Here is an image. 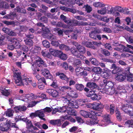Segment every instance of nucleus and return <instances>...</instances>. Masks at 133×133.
Returning <instances> with one entry per match:
<instances>
[{"label": "nucleus", "instance_id": "obj_29", "mask_svg": "<svg viewBox=\"0 0 133 133\" xmlns=\"http://www.w3.org/2000/svg\"><path fill=\"white\" fill-rule=\"evenodd\" d=\"M36 62L38 65L39 66H40V65H39V64H43L45 66H47L44 63V62L43 60L40 58H38L36 60Z\"/></svg>", "mask_w": 133, "mask_h": 133}, {"label": "nucleus", "instance_id": "obj_13", "mask_svg": "<svg viewBox=\"0 0 133 133\" xmlns=\"http://www.w3.org/2000/svg\"><path fill=\"white\" fill-rule=\"evenodd\" d=\"M126 77V76L124 74L118 73L116 75L115 78L117 81L121 82L124 81Z\"/></svg>", "mask_w": 133, "mask_h": 133}, {"label": "nucleus", "instance_id": "obj_20", "mask_svg": "<svg viewBox=\"0 0 133 133\" xmlns=\"http://www.w3.org/2000/svg\"><path fill=\"white\" fill-rule=\"evenodd\" d=\"M60 17L61 19L65 23H67L68 25H70V23L71 24L72 23V22L71 20L68 19L66 17L63 15L62 14L60 16Z\"/></svg>", "mask_w": 133, "mask_h": 133}, {"label": "nucleus", "instance_id": "obj_36", "mask_svg": "<svg viewBox=\"0 0 133 133\" xmlns=\"http://www.w3.org/2000/svg\"><path fill=\"white\" fill-rule=\"evenodd\" d=\"M76 89L79 91H81L84 88V86L82 84H77L75 85Z\"/></svg>", "mask_w": 133, "mask_h": 133}, {"label": "nucleus", "instance_id": "obj_23", "mask_svg": "<svg viewBox=\"0 0 133 133\" xmlns=\"http://www.w3.org/2000/svg\"><path fill=\"white\" fill-rule=\"evenodd\" d=\"M82 44L87 47L91 48L94 49H96L94 45L90 42H82Z\"/></svg>", "mask_w": 133, "mask_h": 133}, {"label": "nucleus", "instance_id": "obj_35", "mask_svg": "<svg viewBox=\"0 0 133 133\" xmlns=\"http://www.w3.org/2000/svg\"><path fill=\"white\" fill-rule=\"evenodd\" d=\"M0 7L7 9L9 8V6L8 4L4 2H2L0 3Z\"/></svg>", "mask_w": 133, "mask_h": 133}, {"label": "nucleus", "instance_id": "obj_63", "mask_svg": "<svg viewBox=\"0 0 133 133\" xmlns=\"http://www.w3.org/2000/svg\"><path fill=\"white\" fill-rule=\"evenodd\" d=\"M8 35L11 36H16L17 35V33L15 32L14 31L10 30L9 32L8 33Z\"/></svg>", "mask_w": 133, "mask_h": 133}, {"label": "nucleus", "instance_id": "obj_50", "mask_svg": "<svg viewBox=\"0 0 133 133\" xmlns=\"http://www.w3.org/2000/svg\"><path fill=\"white\" fill-rule=\"evenodd\" d=\"M123 13L124 14L127 15H129L131 14L132 13V12L129 9L125 8L124 9Z\"/></svg>", "mask_w": 133, "mask_h": 133}, {"label": "nucleus", "instance_id": "obj_45", "mask_svg": "<svg viewBox=\"0 0 133 133\" xmlns=\"http://www.w3.org/2000/svg\"><path fill=\"white\" fill-rule=\"evenodd\" d=\"M75 0H67V5H66L68 6H71L72 5L75 4Z\"/></svg>", "mask_w": 133, "mask_h": 133}, {"label": "nucleus", "instance_id": "obj_30", "mask_svg": "<svg viewBox=\"0 0 133 133\" xmlns=\"http://www.w3.org/2000/svg\"><path fill=\"white\" fill-rule=\"evenodd\" d=\"M41 54L44 57H46L49 58H51V55L48 51H46L45 50H43L41 52Z\"/></svg>", "mask_w": 133, "mask_h": 133}, {"label": "nucleus", "instance_id": "obj_39", "mask_svg": "<svg viewBox=\"0 0 133 133\" xmlns=\"http://www.w3.org/2000/svg\"><path fill=\"white\" fill-rule=\"evenodd\" d=\"M24 41L25 44L28 46H31L33 45V42L31 39H27L26 40H24Z\"/></svg>", "mask_w": 133, "mask_h": 133}, {"label": "nucleus", "instance_id": "obj_9", "mask_svg": "<svg viewBox=\"0 0 133 133\" xmlns=\"http://www.w3.org/2000/svg\"><path fill=\"white\" fill-rule=\"evenodd\" d=\"M100 91L103 93H105L110 95H112L115 92L114 88L113 87L109 88L107 89L102 88V87L100 89Z\"/></svg>", "mask_w": 133, "mask_h": 133}, {"label": "nucleus", "instance_id": "obj_14", "mask_svg": "<svg viewBox=\"0 0 133 133\" xmlns=\"http://www.w3.org/2000/svg\"><path fill=\"white\" fill-rule=\"evenodd\" d=\"M41 74L44 76L48 78H51L52 75H50L49 71L46 69H44L41 70Z\"/></svg>", "mask_w": 133, "mask_h": 133}, {"label": "nucleus", "instance_id": "obj_26", "mask_svg": "<svg viewBox=\"0 0 133 133\" xmlns=\"http://www.w3.org/2000/svg\"><path fill=\"white\" fill-rule=\"evenodd\" d=\"M89 96L90 97L92 100H96L97 99V95L93 91H90L89 94Z\"/></svg>", "mask_w": 133, "mask_h": 133}, {"label": "nucleus", "instance_id": "obj_11", "mask_svg": "<svg viewBox=\"0 0 133 133\" xmlns=\"http://www.w3.org/2000/svg\"><path fill=\"white\" fill-rule=\"evenodd\" d=\"M46 92L53 97H56L60 96L59 94L56 90L48 89L46 90Z\"/></svg>", "mask_w": 133, "mask_h": 133}, {"label": "nucleus", "instance_id": "obj_6", "mask_svg": "<svg viewBox=\"0 0 133 133\" xmlns=\"http://www.w3.org/2000/svg\"><path fill=\"white\" fill-rule=\"evenodd\" d=\"M17 85L19 86L27 85L31 83L32 82V80L30 78H27L26 76L23 77V79H22Z\"/></svg>", "mask_w": 133, "mask_h": 133}, {"label": "nucleus", "instance_id": "obj_28", "mask_svg": "<svg viewBox=\"0 0 133 133\" xmlns=\"http://www.w3.org/2000/svg\"><path fill=\"white\" fill-rule=\"evenodd\" d=\"M22 40L20 39L19 40L18 38L16 39V38H11L10 39V41L13 44L18 45L19 44V41H21Z\"/></svg>", "mask_w": 133, "mask_h": 133}, {"label": "nucleus", "instance_id": "obj_34", "mask_svg": "<svg viewBox=\"0 0 133 133\" xmlns=\"http://www.w3.org/2000/svg\"><path fill=\"white\" fill-rule=\"evenodd\" d=\"M59 48L61 50H64L68 51L70 50V48L68 46L63 44H62L59 46Z\"/></svg>", "mask_w": 133, "mask_h": 133}, {"label": "nucleus", "instance_id": "obj_41", "mask_svg": "<svg viewBox=\"0 0 133 133\" xmlns=\"http://www.w3.org/2000/svg\"><path fill=\"white\" fill-rule=\"evenodd\" d=\"M89 60L91 62V63L94 65H97L98 64V61L95 58H90Z\"/></svg>", "mask_w": 133, "mask_h": 133}, {"label": "nucleus", "instance_id": "obj_46", "mask_svg": "<svg viewBox=\"0 0 133 133\" xmlns=\"http://www.w3.org/2000/svg\"><path fill=\"white\" fill-rule=\"evenodd\" d=\"M59 57L61 59L63 60H66L67 58L66 55L65 54H63L62 51L61 53L59 55Z\"/></svg>", "mask_w": 133, "mask_h": 133}, {"label": "nucleus", "instance_id": "obj_42", "mask_svg": "<svg viewBox=\"0 0 133 133\" xmlns=\"http://www.w3.org/2000/svg\"><path fill=\"white\" fill-rule=\"evenodd\" d=\"M66 112L69 114L72 115L73 114V112H74L72 110V109L71 107H66Z\"/></svg>", "mask_w": 133, "mask_h": 133}, {"label": "nucleus", "instance_id": "obj_33", "mask_svg": "<svg viewBox=\"0 0 133 133\" xmlns=\"http://www.w3.org/2000/svg\"><path fill=\"white\" fill-rule=\"evenodd\" d=\"M125 124L127 127L133 128V121L132 120H128L125 122Z\"/></svg>", "mask_w": 133, "mask_h": 133}, {"label": "nucleus", "instance_id": "obj_12", "mask_svg": "<svg viewBox=\"0 0 133 133\" xmlns=\"http://www.w3.org/2000/svg\"><path fill=\"white\" fill-rule=\"evenodd\" d=\"M76 75L78 76H80L82 75H87V73L86 72L83 71L82 68L78 67L75 70Z\"/></svg>", "mask_w": 133, "mask_h": 133}, {"label": "nucleus", "instance_id": "obj_10", "mask_svg": "<svg viewBox=\"0 0 133 133\" xmlns=\"http://www.w3.org/2000/svg\"><path fill=\"white\" fill-rule=\"evenodd\" d=\"M67 103L68 105L71 106L72 108H78V106L77 103L74 100H69L67 98V99H64Z\"/></svg>", "mask_w": 133, "mask_h": 133}, {"label": "nucleus", "instance_id": "obj_15", "mask_svg": "<svg viewBox=\"0 0 133 133\" xmlns=\"http://www.w3.org/2000/svg\"><path fill=\"white\" fill-rule=\"evenodd\" d=\"M14 109L16 112H18L19 111H25L26 109V108L24 106L19 105L14 107Z\"/></svg>", "mask_w": 133, "mask_h": 133}, {"label": "nucleus", "instance_id": "obj_51", "mask_svg": "<svg viewBox=\"0 0 133 133\" xmlns=\"http://www.w3.org/2000/svg\"><path fill=\"white\" fill-rule=\"evenodd\" d=\"M56 26L59 27H63L65 28H66L68 27V26L62 23L58 22L56 24Z\"/></svg>", "mask_w": 133, "mask_h": 133}, {"label": "nucleus", "instance_id": "obj_57", "mask_svg": "<svg viewBox=\"0 0 133 133\" xmlns=\"http://www.w3.org/2000/svg\"><path fill=\"white\" fill-rule=\"evenodd\" d=\"M127 40L129 43L133 44V38L132 36L128 37L127 38Z\"/></svg>", "mask_w": 133, "mask_h": 133}, {"label": "nucleus", "instance_id": "obj_22", "mask_svg": "<svg viewBox=\"0 0 133 133\" xmlns=\"http://www.w3.org/2000/svg\"><path fill=\"white\" fill-rule=\"evenodd\" d=\"M37 112V116L41 119L45 121V119L44 117L45 116L44 112L43 111V110L42 109L39 111H38Z\"/></svg>", "mask_w": 133, "mask_h": 133}, {"label": "nucleus", "instance_id": "obj_59", "mask_svg": "<svg viewBox=\"0 0 133 133\" xmlns=\"http://www.w3.org/2000/svg\"><path fill=\"white\" fill-rule=\"evenodd\" d=\"M2 22L7 25H12L14 23V22L12 21H2Z\"/></svg>", "mask_w": 133, "mask_h": 133}, {"label": "nucleus", "instance_id": "obj_43", "mask_svg": "<svg viewBox=\"0 0 133 133\" xmlns=\"http://www.w3.org/2000/svg\"><path fill=\"white\" fill-rule=\"evenodd\" d=\"M93 5L96 7H103L105 6V5L104 4H102L100 2H95L94 3Z\"/></svg>", "mask_w": 133, "mask_h": 133}, {"label": "nucleus", "instance_id": "obj_61", "mask_svg": "<svg viewBox=\"0 0 133 133\" xmlns=\"http://www.w3.org/2000/svg\"><path fill=\"white\" fill-rule=\"evenodd\" d=\"M27 29V28L26 27L24 26H21L20 29V32H24L26 31Z\"/></svg>", "mask_w": 133, "mask_h": 133}, {"label": "nucleus", "instance_id": "obj_55", "mask_svg": "<svg viewBox=\"0 0 133 133\" xmlns=\"http://www.w3.org/2000/svg\"><path fill=\"white\" fill-rule=\"evenodd\" d=\"M96 34H95V33L93 31L91 32L89 34V36L90 37L94 39H96Z\"/></svg>", "mask_w": 133, "mask_h": 133}, {"label": "nucleus", "instance_id": "obj_16", "mask_svg": "<svg viewBox=\"0 0 133 133\" xmlns=\"http://www.w3.org/2000/svg\"><path fill=\"white\" fill-rule=\"evenodd\" d=\"M33 74L36 79L38 80L39 82H42L45 84H47L45 79L44 77L41 78L40 75L36 72L34 73Z\"/></svg>", "mask_w": 133, "mask_h": 133}, {"label": "nucleus", "instance_id": "obj_27", "mask_svg": "<svg viewBox=\"0 0 133 133\" xmlns=\"http://www.w3.org/2000/svg\"><path fill=\"white\" fill-rule=\"evenodd\" d=\"M92 71L97 74H100L102 71V69L99 67H95L93 68Z\"/></svg>", "mask_w": 133, "mask_h": 133}, {"label": "nucleus", "instance_id": "obj_49", "mask_svg": "<svg viewBox=\"0 0 133 133\" xmlns=\"http://www.w3.org/2000/svg\"><path fill=\"white\" fill-rule=\"evenodd\" d=\"M44 113H48L52 111L51 108L49 107H46L42 109Z\"/></svg>", "mask_w": 133, "mask_h": 133}, {"label": "nucleus", "instance_id": "obj_5", "mask_svg": "<svg viewBox=\"0 0 133 133\" xmlns=\"http://www.w3.org/2000/svg\"><path fill=\"white\" fill-rule=\"evenodd\" d=\"M13 71L14 72L13 77L15 80V82L17 85L18 83H19V82L22 78L21 76V73L19 71L17 70Z\"/></svg>", "mask_w": 133, "mask_h": 133}, {"label": "nucleus", "instance_id": "obj_24", "mask_svg": "<svg viewBox=\"0 0 133 133\" xmlns=\"http://www.w3.org/2000/svg\"><path fill=\"white\" fill-rule=\"evenodd\" d=\"M86 86L91 89H95L97 87V85L96 84L93 82H88Z\"/></svg>", "mask_w": 133, "mask_h": 133}, {"label": "nucleus", "instance_id": "obj_40", "mask_svg": "<svg viewBox=\"0 0 133 133\" xmlns=\"http://www.w3.org/2000/svg\"><path fill=\"white\" fill-rule=\"evenodd\" d=\"M14 111L12 109H9L6 111V115L9 117L12 116L13 115Z\"/></svg>", "mask_w": 133, "mask_h": 133}, {"label": "nucleus", "instance_id": "obj_53", "mask_svg": "<svg viewBox=\"0 0 133 133\" xmlns=\"http://www.w3.org/2000/svg\"><path fill=\"white\" fill-rule=\"evenodd\" d=\"M127 75V80L130 82L133 81V74H130Z\"/></svg>", "mask_w": 133, "mask_h": 133}, {"label": "nucleus", "instance_id": "obj_38", "mask_svg": "<svg viewBox=\"0 0 133 133\" xmlns=\"http://www.w3.org/2000/svg\"><path fill=\"white\" fill-rule=\"evenodd\" d=\"M108 9H107L106 7H104L100 10H98L97 12L98 13L101 15H104L107 12V10H108Z\"/></svg>", "mask_w": 133, "mask_h": 133}, {"label": "nucleus", "instance_id": "obj_7", "mask_svg": "<svg viewBox=\"0 0 133 133\" xmlns=\"http://www.w3.org/2000/svg\"><path fill=\"white\" fill-rule=\"evenodd\" d=\"M11 121L7 120L5 123H2L0 124V130L2 131H7L10 127Z\"/></svg>", "mask_w": 133, "mask_h": 133}, {"label": "nucleus", "instance_id": "obj_2", "mask_svg": "<svg viewBox=\"0 0 133 133\" xmlns=\"http://www.w3.org/2000/svg\"><path fill=\"white\" fill-rule=\"evenodd\" d=\"M59 89L61 92L59 94L62 99L63 100L67 99V92L71 90V88L68 86H64L59 87Z\"/></svg>", "mask_w": 133, "mask_h": 133}, {"label": "nucleus", "instance_id": "obj_60", "mask_svg": "<svg viewBox=\"0 0 133 133\" xmlns=\"http://www.w3.org/2000/svg\"><path fill=\"white\" fill-rule=\"evenodd\" d=\"M61 53V51L58 50H55L54 53L53 54V55L54 56H56L58 55L59 56V55Z\"/></svg>", "mask_w": 133, "mask_h": 133}, {"label": "nucleus", "instance_id": "obj_47", "mask_svg": "<svg viewBox=\"0 0 133 133\" xmlns=\"http://www.w3.org/2000/svg\"><path fill=\"white\" fill-rule=\"evenodd\" d=\"M26 128L28 129H31V128L32 127V125L30 121L28 120L26 122Z\"/></svg>", "mask_w": 133, "mask_h": 133}, {"label": "nucleus", "instance_id": "obj_52", "mask_svg": "<svg viewBox=\"0 0 133 133\" xmlns=\"http://www.w3.org/2000/svg\"><path fill=\"white\" fill-rule=\"evenodd\" d=\"M42 43L44 46L46 48H49L50 46V44L46 40L43 41Z\"/></svg>", "mask_w": 133, "mask_h": 133}, {"label": "nucleus", "instance_id": "obj_3", "mask_svg": "<svg viewBox=\"0 0 133 133\" xmlns=\"http://www.w3.org/2000/svg\"><path fill=\"white\" fill-rule=\"evenodd\" d=\"M121 109L125 113L128 114L131 116L133 117V106L130 104H123Z\"/></svg>", "mask_w": 133, "mask_h": 133}, {"label": "nucleus", "instance_id": "obj_18", "mask_svg": "<svg viewBox=\"0 0 133 133\" xmlns=\"http://www.w3.org/2000/svg\"><path fill=\"white\" fill-rule=\"evenodd\" d=\"M49 123L52 125L58 126H60L61 124V121L60 119L51 120L50 121Z\"/></svg>", "mask_w": 133, "mask_h": 133}, {"label": "nucleus", "instance_id": "obj_32", "mask_svg": "<svg viewBox=\"0 0 133 133\" xmlns=\"http://www.w3.org/2000/svg\"><path fill=\"white\" fill-rule=\"evenodd\" d=\"M106 109H109V111H110V113L111 114H112L114 112V110L115 109V107L114 105L113 104H111L110 105V107H106Z\"/></svg>", "mask_w": 133, "mask_h": 133}, {"label": "nucleus", "instance_id": "obj_25", "mask_svg": "<svg viewBox=\"0 0 133 133\" xmlns=\"http://www.w3.org/2000/svg\"><path fill=\"white\" fill-rule=\"evenodd\" d=\"M68 95L72 98H77L78 97V94L76 91L72 90L71 91L68 93Z\"/></svg>", "mask_w": 133, "mask_h": 133}, {"label": "nucleus", "instance_id": "obj_58", "mask_svg": "<svg viewBox=\"0 0 133 133\" xmlns=\"http://www.w3.org/2000/svg\"><path fill=\"white\" fill-rule=\"evenodd\" d=\"M38 102V101H32L31 103L29 104V105L28 106V107H33Z\"/></svg>", "mask_w": 133, "mask_h": 133}, {"label": "nucleus", "instance_id": "obj_48", "mask_svg": "<svg viewBox=\"0 0 133 133\" xmlns=\"http://www.w3.org/2000/svg\"><path fill=\"white\" fill-rule=\"evenodd\" d=\"M9 19L14 20L16 16V14L14 12L11 13L9 14Z\"/></svg>", "mask_w": 133, "mask_h": 133}, {"label": "nucleus", "instance_id": "obj_31", "mask_svg": "<svg viewBox=\"0 0 133 133\" xmlns=\"http://www.w3.org/2000/svg\"><path fill=\"white\" fill-rule=\"evenodd\" d=\"M10 90L4 88V89L2 90L1 93L3 95L6 96H7L10 94Z\"/></svg>", "mask_w": 133, "mask_h": 133}, {"label": "nucleus", "instance_id": "obj_62", "mask_svg": "<svg viewBox=\"0 0 133 133\" xmlns=\"http://www.w3.org/2000/svg\"><path fill=\"white\" fill-rule=\"evenodd\" d=\"M127 102L130 103H133V94H132L131 96L129 98V100H127Z\"/></svg>", "mask_w": 133, "mask_h": 133}, {"label": "nucleus", "instance_id": "obj_21", "mask_svg": "<svg viewBox=\"0 0 133 133\" xmlns=\"http://www.w3.org/2000/svg\"><path fill=\"white\" fill-rule=\"evenodd\" d=\"M56 75L57 76H59L60 78L68 82L69 81V78H68L63 73H60L57 72L56 73Z\"/></svg>", "mask_w": 133, "mask_h": 133}, {"label": "nucleus", "instance_id": "obj_8", "mask_svg": "<svg viewBox=\"0 0 133 133\" xmlns=\"http://www.w3.org/2000/svg\"><path fill=\"white\" fill-rule=\"evenodd\" d=\"M80 114L85 118H92V116L95 115H97V114L95 113V112L92 111L91 112H88L85 111L81 110L80 111Z\"/></svg>", "mask_w": 133, "mask_h": 133}, {"label": "nucleus", "instance_id": "obj_37", "mask_svg": "<svg viewBox=\"0 0 133 133\" xmlns=\"http://www.w3.org/2000/svg\"><path fill=\"white\" fill-rule=\"evenodd\" d=\"M110 116L109 115L106 114L104 116V122H106L107 123H109L110 122Z\"/></svg>", "mask_w": 133, "mask_h": 133}, {"label": "nucleus", "instance_id": "obj_1", "mask_svg": "<svg viewBox=\"0 0 133 133\" xmlns=\"http://www.w3.org/2000/svg\"><path fill=\"white\" fill-rule=\"evenodd\" d=\"M77 49L78 51L75 48H72L71 50L72 54L78 58H80L81 59H82L83 58V59L85 58V57L79 54V52L82 54H84L85 53L86 50L85 48L80 44L77 47Z\"/></svg>", "mask_w": 133, "mask_h": 133}, {"label": "nucleus", "instance_id": "obj_56", "mask_svg": "<svg viewBox=\"0 0 133 133\" xmlns=\"http://www.w3.org/2000/svg\"><path fill=\"white\" fill-rule=\"evenodd\" d=\"M101 52L105 56H109L110 55V52L106 50H102Z\"/></svg>", "mask_w": 133, "mask_h": 133}, {"label": "nucleus", "instance_id": "obj_54", "mask_svg": "<svg viewBox=\"0 0 133 133\" xmlns=\"http://www.w3.org/2000/svg\"><path fill=\"white\" fill-rule=\"evenodd\" d=\"M43 83L42 82H38V88L41 90L43 89L44 87V85Z\"/></svg>", "mask_w": 133, "mask_h": 133}, {"label": "nucleus", "instance_id": "obj_4", "mask_svg": "<svg viewBox=\"0 0 133 133\" xmlns=\"http://www.w3.org/2000/svg\"><path fill=\"white\" fill-rule=\"evenodd\" d=\"M87 107L88 108H89L94 110L99 111H101L104 107V105L101 103H95L93 104L90 103L87 106Z\"/></svg>", "mask_w": 133, "mask_h": 133}, {"label": "nucleus", "instance_id": "obj_44", "mask_svg": "<svg viewBox=\"0 0 133 133\" xmlns=\"http://www.w3.org/2000/svg\"><path fill=\"white\" fill-rule=\"evenodd\" d=\"M110 72H104L102 75L103 77L106 79L109 78L110 77Z\"/></svg>", "mask_w": 133, "mask_h": 133}, {"label": "nucleus", "instance_id": "obj_64", "mask_svg": "<svg viewBox=\"0 0 133 133\" xmlns=\"http://www.w3.org/2000/svg\"><path fill=\"white\" fill-rule=\"evenodd\" d=\"M78 129V128L77 127L74 126L70 129H69V131L71 132H74L76 131Z\"/></svg>", "mask_w": 133, "mask_h": 133}, {"label": "nucleus", "instance_id": "obj_19", "mask_svg": "<svg viewBox=\"0 0 133 133\" xmlns=\"http://www.w3.org/2000/svg\"><path fill=\"white\" fill-rule=\"evenodd\" d=\"M95 114H97V115H95L92 116V117L91 118V119L90 120V122L92 124H97L98 122V120L97 119V117L96 116H99L98 114L96 112H95Z\"/></svg>", "mask_w": 133, "mask_h": 133}, {"label": "nucleus", "instance_id": "obj_17", "mask_svg": "<svg viewBox=\"0 0 133 133\" xmlns=\"http://www.w3.org/2000/svg\"><path fill=\"white\" fill-rule=\"evenodd\" d=\"M104 84L105 85V89H107L110 87H112L114 85L113 83L107 80H104L103 81Z\"/></svg>", "mask_w": 133, "mask_h": 133}]
</instances>
